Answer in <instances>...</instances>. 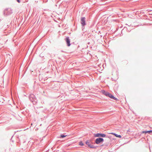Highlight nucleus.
I'll list each match as a JSON object with an SVG mask.
<instances>
[{"mask_svg":"<svg viewBox=\"0 0 152 152\" xmlns=\"http://www.w3.org/2000/svg\"><path fill=\"white\" fill-rule=\"evenodd\" d=\"M86 144L89 147L91 145L88 140H87L86 142Z\"/></svg>","mask_w":152,"mask_h":152,"instance_id":"9b49d317","label":"nucleus"},{"mask_svg":"<svg viewBox=\"0 0 152 152\" xmlns=\"http://www.w3.org/2000/svg\"><path fill=\"white\" fill-rule=\"evenodd\" d=\"M79 143V145H80L82 146L84 145V144L82 141H81Z\"/></svg>","mask_w":152,"mask_h":152,"instance_id":"ddd939ff","label":"nucleus"},{"mask_svg":"<svg viewBox=\"0 0 152 152\" xmlns=\"http://www.w3.org/2000/svg\"><path fill=\"white\" fill-rule=\"evenodd\" d=\"M24 136V135H22L21 136H20L19 137H18L19 139L20 140V139H21L22 137H23Z\"/></svg>","mask_w":152,"mask_h":152,"instance_id":"2eb2a0df","label":"nucleus"},{"mask_svg":"<svg viewBox=\"0 0 152 152\" xmlns=\"http://www.w3.org/2000/svg\"><path fill=\"white\" fill-rule=\"evenodd\" d=\"M65 40L66 42L67 45L68 47L70 46L71 44L70 43V39L69 37H66V38L65 39Z\"/></svg>","mask_w":152,"mask_h":152,"instance_id":"423d86ee","label":"nucleus"},{"mask_svg":"<svg viewBox=\"0 0 152 152\" xmlns=\"http://www.w3.org/2000/svg\"><path fill=\"white\" fill-rule=\"evenodd\" d=\"M89 147L90 148L96 149V148L98 147V146H94V145H91Z\"/></svg>","mask_w":152,"mask_h":152,"instance_id":"9d476101","label":"nucleus"},{"mask_svg":"<svg viewBox=\"0 0 152 152\" xmlns=\"http://www.w3.org/2000/svg\"><path fill=\"white\" fill-rule=\"evenodd\" d=\"M80 23L83 27L85 26L86 25V18L85 17H81L80 20Z\"/></svg>","mask_w":152,"mask_h":152,"instance_id":"39448f33","label":"nucleus"},{"mask_svg":"<svg viewBox=\"0 0 152 152\" xmlns=\"http://www.w3.org/2000/svg\"><path fill=\"white\" fill-rule=\"evenodd\" d=\"M109 95L107 97H110L111 99H114V96L112 95L110 93H109Z\"/></svg>","mask_w":152,"mask_h":152,"instance_id":"1a4fd4ad","label":"nucleus"},{"mask_svg":"<svg viewBox=\"0 0 152 152\" xmlns=\"http://www.w3.org/2000/svg\"><path fill=\"white\" fill-rule=\"evenodd\" d=\"M106 134H104L97 133L94 134V136L99 138L104 137H106Z\"/></svg>","mask_w":152,"mask_h":152,"instance_id":"7ed1b4c3","label":"nucleus"},{"mask_svg":"<svg viewBox=\"0 0 152 152\" xmlns=\"http://www.w3.org/2000/svg\"><path fill=\"white\" fill-rule=\"evenodd\" d=\"M17 1L18 3H20V0H17Z\"/></svg>","mask_w":152,"mask_h":152,"instance_id":"f3484780","label":"nucleus"},{"mask_svg":"<svg viewBox=\"0 0 152 152\" xmlns=\"http://www.w3.org/2000/svg\"><path fill=\"white\" fill-rule=\"evenodd\" d=\"M29 98L33 104H36L37 102V100L36 96L33 94H30L29 96Z\"/></svg>","mask_w":152,"mask_h":152,"instance_id":"f257e3e1","label":"nucleus"},{"mask_svg":"<svg viewBox=\"0 0 152 152\" xmlns=\"http://www.w3.org/2000/svg\"><path fill=\"white\" fill-rule=\"evenodd\" d=\"M108 133L109 134H111L113 135H114V132H108Z\"/></svg>","mask_w":152,"mask_h":152,"instance_id":"dca6fc26","label":"nucleus"},{"mask_svg":"<svg viewBox=\"0 0 152 152\" xmlns=\"http://www.w3.org/2000/svg\"><path fill=\"white\" fill-rule=\"evenodd\" d=\"M111 79H112V80L113 81L114 80L113 78H111Z\"/></svg>","mask_w":152,"mask_h":152,"instance_id":"6ab92c4d","label":"nucleus"},{"mask_svg":"<svg viewBox=\"0 0 152 152\" xmlns=\"http://www.w3.org/2000/svg\"><path fill=\"white\" fill-rule=\"evenodd\" d=\"M13 136H12V138H11V141L12 142H13V141H14L12 140V137H13Z\"/></svg>","mask_w":152,"mask_h":152,"instance_id":"a211bd4d","label":"nucleus"},{"mask_svg":"<svg viewBox=\"0 0 152 152\" xmlns=\"http://www.w3.org/2000/svg\"><path fill=\"white\" fill-rule=\"evenodd\" d=\"M102 93L104 95H105V96H108L109 95V93L107 91H105L104 90H102Z\"/></svg>","mask_w":152,"mask_h":152,"instance_id":"0eeeda50","label":"nucleus"},{"mask_svg":"<svg viewBox=\"0 0 152 152\" xmlns=\"http://www.w3.org/2000/svg\"><path fill=\"white\" fill-rule=\"evenodd\" d=\"M67 135H64V134H61L60 136V138H64V137H66Z\"/></svg>","mask_w":152,"mask_h":152,"instance_id":"f8f14e48","label":"nucleus"},{"mask_svg":"<svg viewBox=\"0 0 152 152\" xmlns=\"http://www.w3.org/2000/svg\"><path fill=\"white\" fill-rule=\"evenodd\" d=\"M152 132V130L148 131H143L142 132V133H150Z\"/></svg>","mask_w":152,"mask_h":152,"instance_id":"6e6552de","label":"nucleus"},{"mask_svg":"<svg viewBox=\"0 0 152 152\" xmlns=\"http://www.w3.org/2000/svg\"><path fill=\"white\" fill-rule=\"evenodd\" d=\"M12 12V10L11 9L8 8L4 10V14L5 16H8L10 15Z\"/></svg>","mask_w":152,"mask_h":152,"instance_id":"f03ea898","label":"nucleus"},{"mask_svg":"<svg viewBox=\"0 0 152 152\" xmlns=\"http://www.w3.org/2000/svg\"><path fill=\"white\" fill-rule=\"evenodd\" d=\"M114 99H115V100H116V98H115Z\"/></svg>","mask_w":152,"mask_h":152,"instance_id":"aec40b11","label":"nucleus"},{"mask_svg":"<svg viewBox=\"0 0 152 152\" xmlns=\"http://www.w3.org/2000/svg\"><path fill=\"white\" fill-rule=\"evenodd\" d=\"M104 140L102 138H98L96 139L95 140V142L96 144H99L104 142Z\"/></svg>","mask_w":152,"mask_h":152,"instance_id":"20e7f679","label":"nucleus"},{"mask_svg":"<svg viewBox=\"0 0 152 152\" xmlns=\"http://www.w3.org/2000/svg\"><path fill=\"white\" fill-rule=\"evenodd\" d=\"M115 136L116 137H118L119 138H121V136L120 135H118L117 134H115Z\"/></svg>","mask_w":152,"mask_h":152,"instance_id":"4468645a","label":"nucleus"}]
</instances>
